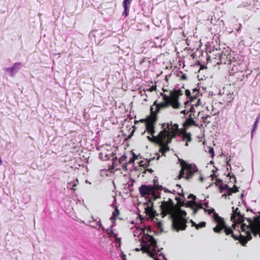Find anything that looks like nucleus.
I'll list each match as a JSON object with an SVG mask.
<instances>
[{
	"instance_id": "nucleus-34",
	"label": "nucleus",
	"mask_w": 260,
	"mask_h": 260,
	"mask_svg": "<svg viewBox=\"0 0 260 260\" xmlns=\"http://www.w3.org/2000/svg\"><path fill=\"white\" fill-rule=\"evenodd\" d=\"M119 214V210H118V208L116 206H115V209L114 211L113 212V216L114 217H116L117 216H118Z\"/></svg>"
},
{
	"instance_id": "nucleus-52",
	"label": "nucleus",
	"mask_w": 260,
	"mask_h": 260,
	"mask_svg": "<svg viewBox=\"0 0 260 260\" xmlns=\"http://www.w3.org/2000/svg\"><path fill=\"white\" fill-rule=\"evenodd\" d=\"M160 255H161L162 257L164 260H168L165 257V255L163 253H161Z\"/></svg>"
},
{
	"instance_id": "nucleus-37",
	"label": "nucleus",
	"mask_w": 260,
	"mask_h": 260,
	"mask_svg": "<svg viewBox=\"0 0 260 260\" xmlns=\"http://www.w3.org/2000/svg\"><path fill=\"white\" fill-rule=\"evenodd\" d=\"M210 116L208 115L206 117H202V118L203 119L204 122H206L207 123H209L210 121L208 120V118H210Z\"/></svg>"
},
{
	"instance_id": "nucleus-48",
	"label": "nucleus",
	"mask_w": 260,
	"mask_h": 260,
	"mask_svg": "<svg viewBox=\"0 0 260 260\" xmlns=\"http://www.w3.org/2000/svg\"><path fill=\"white\" fill-rule=\"evenodd\" d=\"M153 183H154V185H155V187H156L157 184L158 183V181L157 180L154 179Z\"/></svg>"
},
{
	"instance_id": "nucleus-28",
	"label": "nucleus",
	"mask_w": 260,
	"mask_h": 260,
	"mask_svg": "<svg viewBox=\"0 0 260 260\" xmlns=\"http://www.w3.org/2000/svg\"><path fill=\"white\" fill-rule=\"evenodd\" d=\"M133 157L131 158L128 161V163L129 164L134 163L135 160L138 158L137 156L134 153H133Z\"/></svg>"
},
{
	"instance_id": "nucleus-32",
	"label": "nucleus",
	"mask_w": 260,
	"mask_h": 260,
	"mask_svg": "<svg viewBox=\"0 0 260 260\" xmlns=\"http://www.w3.org/2000/svg\"><path fill=\"white\" fill-rule=\"evenodd\" d=\"M127 157L125 154H124L119 159L118 161L120 164H122L124 161L126 160Z\"/></svg>"
},
{
	"instance_id": "nucleus-38",
	"label": "nucleus",
	"mask_w": 260,
	"mask_h": 260,
	"mask_svg": "<svg viewBox=\"0 0 260 260\" xmlns=\"http://www.w3.org/2000/svg\"><path fill=\"white\" fill-rule=\"evenodd\" d=\"M228 176L230 177L231 179H234V183H236V178L235 176V175L234 174H232V175H231L230 173H229L228 175Z\"/></svg>"
},
{
	"instance_id": "nucleus-46",
	"label": "nucleus",
	"mask_w": 260,
	"mask_h": 260,
	"mask_svg": "<svg viewBox=\"0 0 260 260\" xmlns=\"http://www.w3.org/2000/svg\"><path fill=\"white\" fill-rule=\"evenodd\" d=\"M188 112H189V111H187V110H186V109L184 110H183V111H182L181 112V113H182V114H184V115L187 114Z\"/></svg>"
},
{
	"instance_id": "nucleus-29",
	"label": "nucleus",
	"mask_w": 260,
	"mask_h": 260,
	"mask_svg": "<svg viewBox=\"0 0 260 260\" xmlns=\"http://www.w3.org/2000/svg\"><path fill=\"white\" fill-rule=\"evenodd\" d=\"M124 8V11L122 13V15L124 16V17H126L128 15V12H129V7H123Z\"/></svg>"
},
{
	"instance_id": "nucleus-39",
	"label": "nucleus",
	"mask_w": 260,
	"mask_h": 260,
	"mask_svg": "<svg viewBox=\"0 0 260 260\" xmlns=\"http://www.w3.org/2000/svg\"><path fill=\"white\" fill-rule=\"evenodd\" d=\"M156 188L158 190H162L163 189H164V187L162 186L159 185L158 183L157 184V187Z\"/></svg>"
},
{
	"instance_id": "nucleus-36",
	"label": "nucleus",
	"mask_w": 260,
	"mask_h": 260,
	"mask_svg": "<svg viewBox=\"0 0 260 260\" xmlns=\"http://www.w3.org/2000/svg\"><path fill=\"white\" fill-rule=\"evenodd\" d=\"M209 153L211 154V156L213 158L214 156V151L212 147H210L209 150Z\"/></svg>"
},
{
	"instance_id": "nucleus-8",
	"label": "nucleus",
	"mask_w": 260,
	"mask_h": 260,
	"mask_svg": "<svg viewBox=\"0 0 260 260\" xmlns=\"http://www.w3.org/2000/svg\"><path fill=\"white\" fill-rule=\"evenodd\" d=\"M197 96L195 95L194 96H192L190 97V99L189 100L185 102V108L186 109L188 108V107L190 106V108L188 110L189 112H190L189 115L192 114V117H194V113L196 112L194 107H197L198 106L201 104L200 99H198L196 104H192V102H194V100L197 99Z\"/></svg>"
},
{
	"instance_id": "nucleus-13",
	"label": "nucleus",
	"mask_w": 260,
	"mask_h": 260,
	"mask_svg": "<svg viewBox=\"0 0 260 260\" xmlns=\"http://www.w3.org/2000/svg\"><path fill=\"white\" fill-rule=\"evenodd\" d=\"M242 232L245 233V235H241V237H243V238H245L247 241H246V242H247V241L250 240L252 239L251 237V233H252L255 236H256L257 233L259 232V231H252L250 228H245V231H243L242 230ZM260 232V231H259Z\"/></svg>"
},
{
	"instance_id": "nucleus-25",
	"label": "nucleus",
	"mask_w": 260,
	"mask_h": 260,
	"mask_svg": "<svg viewBox=\"0 0 260 260\" xmlns=\"http://www.w3.org/2000/svg\"><path fill=\"white\" fill-rule=\"evenodd\" d=\"M192 94H193L192 96H194L195 95H196L197 98V99L194 100V102H192V104H196L198 100L199 99V90L197 89H194L192 91Z\"/></svg>"
},
{
	"instance_id": "nucleus-14",
	"label": "nucleus",
	"mask_w": 260,
	"mask_h": 260,
	"mask_svg": "<svg viewBox=\"0 0 260 260\" xmlns=\"http://www.w3.org/2000/svg\"><path fill=\"white\" fill-rule=\"evenodd\" d=\"M187 204L190 205H193L194 206H198V209H203L205 211V212H208L209 214H211L214 211V209H207L206 208H204L203 207V204L201 200L200 201L199 203H197L195 201H188Z\"/></svg>"
},
{
	"instance_id": "nucleus-18",
	"label": "nucleus",
	"mask_w": 260,
	"mask_h": 260,
	"mask_svg": "<svg viewBox=\"0 0 260 260\" xmlns=\"http://www.w3.org/2000/svg\"><path fill=\"white\" fill-rule=\"evenodd\" d=\"M162 96V100L165 103H168L170 105L173 107V104L174 103V99H173L172 93H171V96H168L166 94H163L161 93Z\"/></svg>"
},
{
	"instance_id": "nucleus-22",
	"label": "nucleus",
	"mask_w": 260,
	"mask_h": 260,
	"mask_svg": "<svg viewBox=\"0 0 260 260\" xmlns=\"http://www.w3.org/2000/svg\"><path fill=\"white\" fill-rule=\"evenodd\" d=\"M78 182V181L77 179H76L73 183H71V182L68 183L67 187L70 188L72 190H75L76 189L74 188V187L77 185V184Z\"/></svg>"
},
{
	"instance_id": "nucleus-24",
	"label": "nucleus",
	"mask_w": 260,
	"mask_h": 260,
	"mask_svg": "<svg viewBox=\"0 0 260 260\" xmlns=\"http://www.w3.org/2000/svg\"><path fill=\"white\" fill-rule=\"evenodd\" d=\"M113 226L111 225L108 229H107L106 231L108 234L110 236L114 237L117 236V234H115L112 230Z\"/></svg>"
},
{
	"instance_id": "nucleus-35",
	"label": "nucleus",
	"mask_w": 260,
	"mask_h": 260,
	"mask_svg": "<svg viewBox=\"0 0 260 260\" xmlns=\"http://www.w3.org/2000/svg\"><path fill=\"white\" fill-rule=\"evenodd\" d=\"M179 74H181V76H180V79L181 80H187V76L186 75V74H183V72H182L181 71H179Z\"/></svg>"
},
{
	"instance_id": "nucleus-23",
	"label": "nucleus",
	"mask_w": 260,
	"mask_h": 260,
	"mask_svg": "<svg viewBox=\"0 0 260 260\" xmlns=\"http://www.w3.org/2000/svg\"><path fill=\"white\" fill-rule=\"evenodd\" d=\"M91 218L93 221H95L96 222L97 225H99L100 228H101L103 230H105L104 227L103 226L100 218H98L96 219H94L93 217H92Z\"/></svg>"
},
{
	"instance_id": "nucleus-57",
	"label": "nucleus",
	"mask_w": 260,
	"mask_h": 260,
	"mask_svg": "<svg viewBox=\"0 0 260 260\" xmlns=\"http://www.w3.org/2000/svg\"><path fill=\"white\" fill-rule=\"evenodd\" d=\"M204 205L206 207H208V202H205L204 203Z\"/></svg>"
},
{
	"instance_id": "nucleus-33",
	"label": "nucleus",
	"mask_w": 260,
	"mask_h": 260,
	"mask_svg": "<svg viewBox=\"0 0 260 260\" xmlns=\"http://www.w3.org/2000/svg\"><path fill=\"white\" fill-rule=\"evenodd\" d=\"M131 3V0H124L123 2V7H129Z\"/></svg>"
},
{
	"instance_id": "nucleus-47",
	"label": "nucleus",
	"mask_w": 260,
	"mask_h": 260,
	"mask_svg": "<svg viewBox=\"0 0 260 260\" xmlns=\"http://www.w3.org/2000/svg\"><path fill=\"white\" fill-rule=\"evenodd\" d=\"M164 189H163L162 190H164L165 192H169V193H172V191H171L170 190H168L167 188H166V187H164Z\"/></svg>"
},
{
	"instance_id": "nucleus-15",
	"label": "nucleus",
	"mask_w": 260,
	"mask_h": 260,
	"mask_svg": "<svg viewBox=\"0 0 260 260\" xmlns=\"http://www.w3.org/2000/svg\"><path fill=\"white\" fill-rule=\"evenodd\" d=\"M155 122V119H152L150 121L147 122L146 123V129L151 135H153L155 133L154 125Z\"/></svg>"
},
{
	"instance_id": "nucleus-55",
	"label": "nucleus",
	"mask_w": 260,
	"mask_h": 260,
	"mask_svg": "<svg viewBox=\"0 0 260 260\" xmlns=\"http://www.w3.org/2000/svg\"><path fill=\"white\" fill-rule=\"evenodd\" d=\"M200 180L201 181H203L204 180V177L202 175H201L200 177Z\"/></svg>"
},
{
	"instance_id": "nucleus-12",
	"label": "nucleus",
	"mask_w": 260,
	"mask_h": 260,
	"mask_svg": "<svg viewBox=\"0 0 260 260\" xmlns=\"http://www.w3.org/2000/svg\"><path fill=\"white\" fill-rule=\"evenodd\" d=\"M21 62H17L15 63L13 66L5 68V71L8 73L11 76H14L21 68Z\"/></svg>"
},
{
	"instance_id": "nucleus-42",
	"label": "nucleus",
	"mask_w": 260,
	"mask_h": 260,
	"mask_svg": "<svg viewBox=\"0 0 260 260\" xmlns=\"http://www.w3.org/2000/svg\"><path fill=\"white\" fill-rule=\"evenodd\" d=\"M239 190H238V187H237L236 185H234V187H233V191L234 192H236L237 191H238Z\"/></svg>"
},
{
	"instance_id": "nucleus-58",
	"label": "nucleus",
	"mask_w": 260,
	"mask_h": 260,
	"mask_svg": "<svg viewBox=\"0 0 260 260\" xmlns=\"http://www.w3.org/2000/svg\"><path fill=\"white\" fill-rule=\"evenodd\" d=\"M226 166H227V167H231V165H230V164L229 163V161H227Z\"/></svg>"
},
{
	"instance_id": "nucleus-21",
	"label": "nucleus",
	"mask_w": 260,
	"mask_h": 260,
	"mask_svg": "<svg viewBox=\"0 0 260 260\" xmlns=\"http://www.w3.org/2000/svg\"><path fill=\"white\" fill-rule=\"evenodd\" d=\"M231 188L228 184H220L219 186L220 192H222L224 190H229Z\"/></svg>"
},
{
	"instance_id": "nucleus-1",
	"label": "nucleus",
	"mask_w": 260,
	"mask_h": 260,
	"mask_svg": "<svg viewBox=\"0 0 260 260\" xmlns=\"http://www.w3.org/2000/svg\"><path fill=\"white\" fill-rule=\"evenodd\" d=\"M233 214L231 216V220L233 222L237 221L241 223L240 229L243 231L245 230V228H250L252 231H260V216H255L251 218H245L243 214H242L239 211L238 208H234L232 207Z\"/></svg>"
},
{
	"instance_id": "nucleus-16",
	"label": "nucleus",
	"mask_w": 260,
	"mask_h": 260,
	"mask_svg": "<svg viewBox=\"0 0 260 260\" xmlns=\"http://www.w3.org/2000/svg\"><path fill=\"white\" fill-rule=\"evenodd\" d=\"M154 105L156 106V111L157 113L159 112L161 109L168 108L170 106V104L168 103L162 102L157 104L156 101L154 103Z\"/></svg>"
},
{
	"instance_id": "nucleus-60",
	"label": "nucleus",
	"mask_w": 260,
	"mask_h": 260,
	"mask_svg": "<svg viewBox=\"0 0 260 260\" xmlns=\"http://www.w3.org/2000/svg\"><path fill=\"white\" fill-rule=\"evenodd\" d=\"M175 200L179 202L180 201V198L178 197H176Z\"/></svg>"
},
{
	"instance_id": "nucleus-56",
	"label": "nucleus",
	"mask_w": 260,
	"mask_h": 260,
	"mask_svg": "<svg viewBox=\"0 0 260 260\" xmlns=\"http://www.w3.org/2000/svg\"><path fill=\"white\" fill-rule=\"evenodd\" d=\"M147 171H148V172H149L150 173H152V172H153V171L151 169H147Z\"/></svg>"
},
{
	"instance_id": "nucleus-11",
	"label": "nucleus",
	"mask_w": 260,
	"mask_h": 260,
	"mask_svg": "<svg viewBox=\"0 0 260 260\" xmlns=\"http://www.w3.org/2000/svg\"><path fill=\"white\" fill-rule=\"evenodd\" d=\"M173 99H174V103L173 104V108L178 109L179 107L180 104L178 102V98L183 94V91L180 89H176L172 92Z\"/></svg>"
},
{
	"instance_id": "nucleus-3",
	"label": "nucleus",
	"mask_w": 260,
	"mask_h": 260,
	"mask_svg": "<svg viewBox=\"0 0 260 260\" xmlns=\"http://www.w3.org/2000/svg\"><path fill=\"white\" fill-rule=\"evenodd\" d=\"M168 136L169 134L166 131H162L157 136L151 137L148 136L147 138L150 141L157 144L160 147L159 151L165 155V153L170 150L168 145L171 143V140L168 138Z\"/></svg>"
},
{
	"instance_id": "nucleus-27",
	"label": "nucleus",
	"mask_w": 260,
	"mask_h": 260,
	"mask_svg": "<svg viewBox=\"0 0 260 260\" xmlns=\"http://www.w3.org/2000/svg\"><path fill=\"white\" fill-rule=\"evenodd\" d=\"M206 226V222L204 221L201 222L199 224H197L196 225V229L199 230L201 228L205 227Z\"/></svg>"
},
{
	"instance_id": "nucleus-19",
	"label": "nucleus",
	"mask_w": 260,
	"mask_h": 260,
	"mask_svg": "<svg viewBox=\"0 0 260 260\" xmlns=\"http://www.w3.org/2000/svg\"><path fill=\"white\" fill-rule=\"evenodd\" d=\"M155 159V157H152L150 158L149 159H146L145 162L144 161H141L140 162V165L141 167L146 168L148 166H149L150 162L151 161L154 160Z\"/></svg>"
},
{
	"instance_id": "nucleus-51",
	"label": "nucleus",
	"mask_w": 260,
	"mask_h": 260,
	"mask_svg": "<svg viewBox=\"0 0 260 260\" xmlns=\"http://www.w3.org/2000/svg\"><path fill=\"white\" fill-rule=\"evenodd\" d=\"M181 191H182V193H179V194L180 196L182 197L184 199H185L184 194V193H183V190H181ZM184 200L186 201V200H185V199H184Z\"/></svg>"
},
{
	"instance_id": "nucleus-54",
	"label": "nucleus",
	"mask_w": 260,
	"mask_h": 260,
	"mask_svg": "<svg viewBox=\"0 0 260 260\" xmlns=\"http://www.w3.org/2000/svg\"><path fill=\"white\" fill-rule=\"evenodd\" d=\"M141 94L142 96L143 95V94H145H145V90L141 91Z\"/></svg>"
},
{
	"instance_id": "nucleus-43",
	"label": "nucleus",
	"mask_w": 260,
	"mask_h": 260,
	"mask_svg": "<svg viewBox=\"0 0 260 260\" xmlns=\"http://www.w3.org/2000/svg\"><path fill=\"white\" fill-rule=\"evenodd\" d=\"M115 238V241L117 243H119V244H120V242H121V238H117V236L116 237H114Z\"/></svg>"
},
{
	"instance_id": "nucleus-10",
	"label": "nucleus",
	"mask_w": 260,
	"mask_h": 260,
	"mask_svg": "<svg viewBox=\"0 0 260 260\" xmlns=\"http://www.w3.org/2000/svg\"><path fill=\"white\" fill-rule=\"evenodd\" d=\"M139 189L142 197L150 195L155 192L154 187L151 185H142Z\"/></svg>"
},
{
	"instance_id": "nucleus-7",
	"label": "nucleus",
	"mask_w": 260,
	"mask_h": 260,
	"mask_svg": "<svg viewBox=\"0 0 260 260\" xmlns=\"http://www.w3.org/2000/svg\"><path fill=\"white\" fill-rule=\"evenodd\" d=\"M177 216H178L180 218L181 222H180V223L179 224V225L177 227V229H179L177 230V229H176L177 228H176L175 227V226L174 225V221H173L174 218H170V219H171L172 220V225L173 229L177 232H178L179 231L185 230L187 227V225H186L187 219L185 218V216L187 214L186 212L184 210H182L180 209V213L177 210Z\"/></svg>"
},
{
	"instance_id": "nucleus-2",
	"label": "nucleus",
	"mask_w": 260,
	"mask_h": 260,
	"mask_svg": "<svg viewBox=\"0 0 260 260\" xmlns=\"http://www.w3.org/2000/svg\"><path fill=\"white\" fill-rule=\"evenodd\" d=\"M163 216L167 215H169V218H174V225L177 229L179 224L180 223L181 220L180 218L177 216V210L176 209L174 203L171 198H169L168 201H163L160 206Z\"/></svg>"
},
{
	"instance_id": "nucleus-17",
	"label": "nucleus",
	"mask_w": 260,
	"mask_h": 260,
	"mask_svg": "<svg viewBox=\"0 0 260 260\" xmlns=\"http://www.w3.org/2000/svg\"><path fill=\"white\" fill-rule=\"evenodd\" d=\"M146 234L145 233V230L143 229H137L134 232V236L135 237H136L138 236V237L139 238L140 236H141V238L140 240L142 241V239L145 240L144 238V235Z\"/></svg>"
},
{
	"instance_id": "nucleus-4",
	"label": "nucleus",
	"mask_w": 260,
	"mask_h": 260,
	"mask_svg": "<svg viewBox=\"0 0 260 260\" xmlns=\"http://www.w3.org/2000/svg\"><path fill=\"white\" fill-rule=\"evenodd\" d=\"M145 240L142 239L141 241V248H135L136 251H143L144 252L147 253L149 256L153 257L152 252L151 251V247L155 251L157 248L156 241L152 236L148 234L144 235Z\"/></svg>"
},
{
	"instance_id": "nucleus-9",
	"label": "nucleus",
	"mask_w": 260,
	"mask_h": 260,
	"mask_svg": "<svg viewBox=\"0 0 260 260\" xmlns=\"http://www.w3.org/2000/svg\"><path fill=\"white\" fill-rule=\"evenodd\" d=\"M162 127L164 128L162 131H166L169 133L168 138H170L171 141L172 139L175 137L177 132L179 130L178 125L177 124H174L171 126L168 123H164L162 125Z\"/></svg>"
},
{
	"instance_id": "nucleus-53",
	"label": "nucleus",
	"mask_w": 260,
	"mask_h": 260,
	"mask_svg": "<svg viewBox=\"0 0 260 260\" xmlns=\"http://www.w3.org/2000/svg\"><path fill=\"white\" fill-rule=\"evenodd\" d=\"M198 209H199L198 208L193 209V213L194 214H196L197 213Z\"/></svg>"
},
{
	"instance_id": "nucleus-6",
	"label": "nucleus",
	"mask_w": 260,
	"mask_h": 260,
	"mask_svg": "<svg viewBox=\"0 0 260 260\" xmlns=\"http://www.w3.org/2000/svg\"><path fill=\"white\" fill-rule=\"evenodd\" d=\"M181 165L182 169L178 176L179 179L184 177V176L186 174L185 178L186 179H189L192 178L193 174L198 171L196 165L187 164L184 160H182Z\"/></svg>"
},
{
	"instance_id": "nucleus-5",
	"label": "nucleus",
	"mask_w": 260,
	"mask_h": 260,
	"mask_svg": "<svg viewBox=\"0 0 260 260\" xmlns=\"http://www.w3.org/2000/svg\"><path fill=\"white\" fill-rule=\"evenodd\" d=\"M213 218L214 221L217 223L216 226L213 229L214 232L220 233L221 231L224 229L226 235H229L231 234L232 237L234 239L238 240V236L234 234L233 230L231 229L226 226L223 219L221 217L219 216L218 214L214 212Z\"/></svg>"
},
{
	"instance_id": "nucleus-62",
	"label": "nucleus",
	"mask_w": 260,
	"mask_h": 260,
	"mask_svg": "<svg viewBox=\"0 0 260 260\" xmlns=\"http://www.w3.org/2000/svg\"><path fill=\"white\" fill-rule=\"evenodd\" d=\"M213 177H215V175L214 174H211L210 175V177L213 178Z\"/></svg>"
},
{
	"instance_id": "nucleus-41",
	"label": "nucleus",
	"mask_w": 260,
	"mask_h": 260,
	"mask_svg": "<svg viewBox=\"0 0 260 260\" xmlns=\"http://www.w3.org/2000/svg\"><path fill=\"white\" fill-rule=\"evenodd\" d=\"M188 199H192L193 200V201H194L196 199V197L193 194H190L188 197Z\"/></svg>"
},
{
	"instance_id": "nucleus-40",
	"label": "nucleus",
	"mask_w": 260,
	"mask_h": 260,
	"mask_svg": "<svg viewBox=\"0 0 260 260\" xmlns=\"http://www.w3.org/2000/svg\"><path fill=\"white\" fill-rule=\"evenodd\" d=\"M185 95L189 97V98L190 99V97L191 96L190 95H191V93H190V91L188 89H186L185 90Z\"/></svg>"
},
{
	"instance_id": "nucleus-26",
	"label": "nucleus",
	"mask_w": 260,
	"mask_h": 260,
	"mask_svg": "<svg viewBox=\"0 0 260 260\" xmlns=\"http://www.w3.org/2000/svg\"><path fill=\"white\" fill-rule=\"evenodd\" d=\"M188 120L191 124L195 125V126H198V124H197L196 122V121L193 120V118L192 117V114L189 115V118L188 119Z\"/></svg>"
},
{
	"instance_id": "nucleus-59",
	"label": "nucleus",
	"mask_w": 260,
	"mask_h": 260,
	"mask_svg": "<svg viewBox=\"0 0 260 260\" xmlns=\"http://www.w3.org/2000/svg\"><path fill=\"white\" fill-rule=\"evenodd\" d=\"M177 75L178 77H179L180 78V76H181V74H179V71L177 73Z\"/></svg>"
},
{
	"instance_id": "nucleus-61",
	"label": "nucleus",
	"mask_w": 260,
	"mask_h": 260,
	"mask_svg": "<svg viewBox=\"0 0 260 260\" xmlns=\"http://www.w3.org/2000/svg\"><path fill=\"white\" fill-rule=\"evenodd\" d=\"M115 218L116 217H114V216H112V217H111L110 218V219H111V220H115Z\"/></svg>"
},
{
	"instance_id": "nucleus-31",
	"label": "nucleus",
	"mask_w": 260,
	"mask_h": 260,
	"mask_svg": "<svg viewBox=\"0 0 260 260\" xmlns=\"http://www.w3.org/2000/svg\"><path fill=\"white\" fill-rule=\"evenodd\" d=\"M258 120H259V117H258L256 118V120H255V122L254 123L253 128V129L251 131V137H252L253 136V133L254 131H255V128L256 127V125H257V124L258 123Z\"/></svg>"
},
{
	"instance_id": "nucleus-49",
	"label": "nucleus",
	"mask_w": 260,
	"mask_h": 260,
	"mask_svg": "<svg viewBox=\"0 0 260 260\" xmlns=\"http://www.w3.org/2000/svg\"><path fill=\"white\" fill-rule=\"evenodd\" d=\"M190 222L192 223V226H194L196 228L197 224H196L192 220H190Z\"/></svg>"
},
{
	"instance_id": "nucleus-30",
	"label": "nucleus",
	"mask_w": 260,
	"mask_h": 260,
	"mask_svg": "<svg viewBox=\"0 0 260 260\" xmlns=\"http://www.w3.org/2000/svg\"><path fill=\"white\" fill-rule=\"evenodd\" d=\"M258 120H259V117H258L256 118V120H255V122L254 123L253 128V129L251 131V137H252L253 136V133L254 131H255V128L256 127V125H257V124L258 123Z\"/></svg>"
},
{
	"instance_id": "nucleus-63",
	"label": "nucleus",
	"mask_w": 260,
	"mask_h": 260,
	"mask_svg": "<svg viewBox=\"0 0 260 260\" xmlns=\"http://www.w3.org/2000/svg\"><path fill=\"white\" fill-rule=\"evenodd\" d=\"M226 196H227V194L226 193H224L223 195H222V197H224L225 198H226Z\"/></svg>"
},
{
	"instance_id": "nucleus-44",
	"label": "nucleus",
	"mask_w": 260,
	"mask_h": 260,
	"mask_svg": "<svg viewBox=\"0 0 260 260\" xmlns=\"http://www.w3.org/2000/svg\"><path fill=\"white\" fill-rule=\"evenodd\" d=\"M121 258L122 260H127L126 258V255H125L124 253H122Z\"/></svg>"
},
{
	"instance_id": "nucleus-45",
	"label": "nucleus",
	"mask_w": 260,
	"mask_h": 260,
	"mask_svg": "<svg viewBox=\"0 0 260 260\" xmlns=\"http://www.w3.org/2000/svg\"><path fill=\"white\" fill-rule=\"evenodd\" d=\"M232 192H233V189L231 188L229 190L227 191V193H228L227 195L230 196L232 194Z\"/></svg>"
},
{
	"instance_id": "nucleus-50",
	"label": "nucleus",
	"mask_w": 260,
	"mask_h": 260,
	"mask_svg": "<svg viewBox=\"0 0 260 260\" xmlns=\"http://www.w3.org/2000/svg\"><path fill=\"white\" fill-rule=\"evenodd\" d=\"M216 181L218 183H220L221 184H222V180L220 179H217Z\"/></svg>"
},
{
	"instance_id": "nucleus-64",
	"label": "nucleus",
	"mask_w": 260,
	"mask_h": 260,
	"mask_svg": "<svg viewBox=\"0 0 260 260\" xmlns=\"http://www.w3.org/2000/svg\"><path fill=\"white\" fill-rule=\"evenodd\" d=\"M204 68H206V67L204 66H202L200 68L201 69H203Z\"/></svg>"
},
{
	"instance_id": "nucleus-20",
	"label": "nucleus",
	"mask_w": 260,
	"mask_h": 260,
	"mask_svg": "<svg viewBox=\"0 0 260 260\" xmlns=\"http://www.w3.org/2000/svg\"><path fill=\"white\" fill-rule=\"evenodd\" d=\"M183 140H186V142L185 143V146H187L188 145V143L191 141V135L189 133H185L182 137Z\"/></svg>"
}]
</instances>
